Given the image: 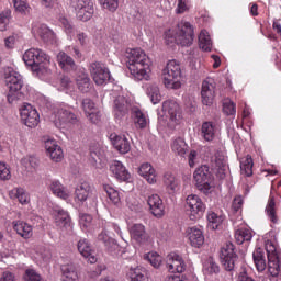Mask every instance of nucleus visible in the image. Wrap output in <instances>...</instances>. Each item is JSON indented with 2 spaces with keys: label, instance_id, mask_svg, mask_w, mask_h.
Segmentation results:
<instances>
[{
  "label": "nucleus",
  "instance_id": "nucleus-23",
  "mask_svg": "<svg viewBox=\"0 0 281 281\" xmlns=\"http://www.w3.org/2000/svg\"><path fill=\"white\" fill-rule=\"evenodd\" d=\"M77 247L79 254H81L83 258H87L90 265H95V262H98V257H95V252L91 249V245H89L87 239L79 240Z\"/></svg>",
  "mask_w": 281,
  "mask_h": 281
},
{
  "label": "nucleus",
  "instance_id": "nucleus-20",
  "mask_svg": "<svg viewBox=\"0 0 281 281\" xmlns=\"http://www.w3.org/2000/svg\"><path fill=\"white\" fill-rule=\"evenodd\" d=\"M149 210L156 218H161L166 214V206L164 205V200L158 194H151L147 199Z\"/></svg>",
  "mask_w": 281,
  "mask_h": 281
},
{
  "label": "nucleus",
  "instance_id": "nucleus-25",
  "mask_svg": "<svg viewBox=\"0 0 281 281\" xmlns=\"http://www.w3.org/2000/svg\"><path fill=\"white\" fill-rule=\"evenodd\" d=\"M111 172L119 179V181H128L131 173L126 170V167L121 161L113 160L110 166Z\"/></svg>",
  "mask_w": 281,
  "mask_h": 281
},
{
  "label": "nucleus",
  "instance_id": "nucleus-17",
  "mask_svg": "<svg viewBox=\"0 0 281 281\" xmlns=\"http://www.w3.org/2000/svg\"><path fill=\"white\" fill-rule=\"evenodd\" d=\"M166 265L170 273H183L186 271V261L177 252H170L167 256Z\"/></svg>",
  "mask_w": 281,
  "mask_h": 281
},
{
  "label": "nucleus",
  "instance_id": "nucleus-9",
  "mask_svg": "<svg viewBox=\"0 0 281 281\" xmlns=\"http://www.w3.org/2000/svg\"><path fill=\"white\" fill-rule=\"evenodd\" d=\"M205 155L211 161L214 170H217L220 178H225V170H227V158L222 151H215L213 147H205Z\"/></svg>",
  "mask_w": 281,
  "mask_h": 281
},
{
  "label": "nucleus",
  "instance_id": "nucleus-18",
  "mask_svg": "<svg viewBox=\"0 0 281 281\" xmlns=\"http://www.w3.org/2000/svg\"><path fill=\"white\" fill-rule=\"evenodd\" d=\"M32 32L34 36L41 38L46 45H54V43H56V35H54V32L45 24L34 25Z\"/></svg>",
  "mask_w": 281,
  "mask_h": 281
},
{
  "label": "nucleus",
  "instance_id": "nucleus-13",
  "mask_svg": "<svg viewBox=\"0 0 281 281\" xmlns=\"http://www.w3.org/2000/svg\"><path fill=\"white\" fill-rule=\"evenodd\" d=\"M187 207L190 221H199L205 212V204H203L201 198L195 194L187 196Z\"/></svg>",
  "mask_w": 281,
  "mask_h": 281
},
{
  "label": "nucleus",
  "instance_id": "nucleus-21",
  "mask_svg": "<svg viewBox=\"0 0 281 281\" xmlns=\"http://www.w3.org/2000/svg\"><path fill=\"white\" fill-rule=\"evenodd\" d=\"M45 148L52 161H54L55 164H59V161H63L65 155L63 154V148H60V146L56 144V140L54 139L46 140Z\"/></svg>",
  "mask_w": 281,
  "mask_h": 281
},
{
  "label": "nucleus",
  "instance_id": "nucleus-39",
  "mask_svg": "<svg viewBox=\"0 0 281 281\" xmlns=\"http://www.w3.org/2000/svg\"><path fill=\"white\" fill-rule=\"evenodd\" d=\"M164 184L169 194H172L179 190V180L172 173H166L164 176Z\"/></svg>",
  "mask_w": 281,
  "mask_h": 281
},
{
  "label": "nucleus",
  "instance_id": "nucleus-3",
  "mask_svg": "<svg viewBox=\"0 0 281 281\" xmlns=\"http://www.w3.org/2000/svg\"><path fill=\"white\" fill-rule=\"evenodd\" d=\"M166 41L167 43H177L182 47H190L194 42V27L191 26L190 22L181 21L178 23L173 36L171 33H167Z\"/></svg>",
  "mask_w": 281,
  "mask_h": 281
},
{
  "label": "nucleus",
  "instance_id": "nucleus-26",
  "mask_svg": "<svg viewBox=\"0 0 281 281\" xmlns=\"http://www.w3.org/2000/svg\"><path fill=\"white\" fill-rule=\"evenodd\" d=\"M55 223L59 229H67L71 227V217H69V213L63 209H57L54 212Z\"/></svg>",
  "mask_w": 281,
  "mask_h": 281
},
{
  "label": "nucleus",
  "instance_id": "nucleus-5",
  "mask_svg": "<svg viewBox=\"0 0 281 281\" xmlns=\"http://www.w3.org/2000/svg\"><path fill=\"white\" fill-rule=\"evenodd\" d=\"M162 80L167 89H181V66L177 60H170L164 68Z\"/></svg>",
  "mask_w": 281,
  "mask_h": 281
},
{
  "label": "nucleus",
  "instance_id": "nucleus-15",
  "mask_svg": "<svg viewBox=\"0 0 281 281\" xmlns=\"http://www.w3.org/2000/svg\"><path fill=\"white\" fill-rule=\"evenodd\" d=\"M90 74L95 85L99 86L106 85L111 80V71L102 63H92L90 65Z\"/></svg>",
  "mask_w": 281,
  "mask_h": 281
},
{
  "label": "nucleus",
  "instance_id": "nucleus-44",
  "mask_svg": "<svg viewBox=\"0 0 281 281\" xmlns=\"http://www.w3.org/2000/svg\"><path fill=\"white\" fill-rule=\"evenodd\" d=\"M171 150L176 155L183 157L188 153V144L182 138H176L171 144Z\"/></svg>",
  "mask_w": 281,
  "mask_h": 281
},
{
  "label": "nucleus",
  "instance_id": "nucleus-45",
  "mask_svg": "<svg viewBox=\"0 0 281 281\" xmlns=\"http://www.w3.org/2000/svg\"><path fill=\"white\" fill-rule=\"evenodd\" d=\"M254 160L250 156H247L240 164L241 175L245 177H251L254 175Z\"/></svg>",
  "mask_w": 281,
  "mask_h": 281
},
{
  "label": "nucleus",
  "instance_id": "nucleus-55",
  "mask_svg": "<svg viewBox=\"0 0 281 281\" xmlns=\"http://www.w3.org/2000/svg\"><path fill=\"white\" fill-rule=\"evenodd\" d=\"M12 178V173L10 172V167L5 165V162L0 161V180L8 181Z\"/></svg>",
  "mask_w": 281,
  "mask_h": 281
},
{
  "label": "nucleus",
  "instance_id": "nucleus-27",
  "mask_svg": "<svg viewBox=\"0 0 281 281\" xmlns=\"http://www.w3.org/2000/svg\"><path fill=\"white\" fill-rule=\"evenodd\" d=\"M138 173L146 179L147 183H157V171H155L151 164H143L138 168Z\"/></svg>",
  "mask_w": 281,
  "mask_h": 281
},
{
  "label": "nucleus",
  "instance_id": "nucleus-30",
  "mask_svg": "<svg viewBox=\"0 0 281 281\" xmlns=\"http://www.w3.org/2000/svg\"><path fill=\"white\" fill-rule=\"evenodd\" d=\"M131 237L136 243H146L148 240V234L146 233V227L142 224H134L130 229Z\"/></svg>",
  "mask_w": 281,
  "mask_h": 281
},
{
  "label": "nucleus",
  "instance_id": "nucleus-34",
  "mask_svg": "<svg viewBox=\"0 0 281 281\" xmlns=\"http://www.w3.org/2000/svg\"><path fill=\"white\" fill-rule=\"evenodd\" d=\"M252 258L257 271L262 272L267 269V259L265 258V250H262V248H258L254 251Z\"/></svg>",
  "mask_w": 281,
  "mask_h": 281
},
{
  "label": "nucleus",
  "instance_id": "nucleus-53",
  "mask_svg": "<svg viewBox=\"0 0 281 281\" xmlns=\"http://www.w3.org/2000/svg\"><path fill=\"white\" fill-rule=\"evenodd\" d=\"M13 192L19 203H21L22 205H27V203H30V195L25 192V190L16 189Z\"/></svg>",
  "mask_w": 281,
  "mask_h": 281
},
{
  "label": "nucleus",
  "instance_id": "nucleus-57",
  "mask_svg": "<svg viewBox=\"0 0 281 281\" xmlns=\"http://www.w3.org/2000/svg\"><path fill=\"white\" fill-rule=\"evenodd\" d=\"M36 256L40 258V260H44V262H47L52 258V252L49 249L38 247L36 248Z\"/></svg>",
  "mask_w": 281,
  "mask_h": 281
},
{
  "label": "nucleus",
  "instance_id": "nucleus-49",
  "mask_svg": "<svg viewBox=\"0 0 281 281\" xmlns=\"http://www.w3.org/2000/svg\"><path fill=\"white\" fill-rule=\"evenodd\" d=\"M145 260H148L155 269H159V267H161L162 258L157 252H149L145 255Z\"/></svg>",
  "mask_w": 281,
  "mask_h": 281
},
{
  "label": "nucleus",
  "instance_id": "nucleus-64",
  "mask_svg": "<svg viewBox=\"0 0 281 281\" xmlns=\"http://www.w3.org/2000/svg\"><path fill=\"white\" fill-rule=\"evenodd\" d=\"M59 23L63 25V27L69 32V30H71V22L69 21V19H67V16L65 15H60L59 16Z\"/></svg>",
  "mask_w": 281,
  "mask_h": 281
},
{
  "label": "nucleus",
  "instance_id": "nucleus-4",
  "mask_svg": "<svg viewBox=\"0 0 281 281\" xmlns=\"http://www.w3.org/2000/svg\"><path fill=\"white\" fill-rule=\"evenodd\" d=\"M4 79L9 88L8 101L12 104V102L21 100L23 98L21 91L23 89V77H21V74L8 67L4 69Z\"/></svg>",
  "mask_w": 281,
  "mask_h": 281
},
{
  "label": "nucleus",
  "instance_id": "nucleus-22",
  "mask_svg": "<svg viewBox=\"0 0 281 281\" xmlns=\"http://www.w3.org/2000/svg\"><path fill=\"white\" fill-rule=\"evenodd\" d=\"M91 162L94 168L102 170L106 167V154L100 146L92 147L90 150Z\"/></svg>",
  "mask_w": 281,
  "mask_h": 281
},
{
  "label": "nucleus",
  "instance_id": "nucleus-29",
  "mask_svg": "<svg viewBox=\"0 0 281 281\" xmlns=\"http://www.w3.org/2000/svg\"><path fill=\"white\" fill-rule=\"evenodd\" d=\"M75 194L76 201L79 203H85V201L91 196V184H89L87 181L81 182L77 186Z\"/></svg>",
  "mask_w": 281,
  "mask_h": 281
},
{
  "label": "nucleus",
  "instance_id": "nucleus-48",
  "mask_svg": "<svg viewBox=\"0 0 281 281\" xmlns=\"http://www.w3.org/2000/svg\"><path fill=\"white\" fill-rule=\"evenodd\" d=\"M12 11L10 9H5L0 13V32H5L8 30V25H10V16Z\"/></svg>",
  "mask_w": 281,
  "mask_h": 281
},
{
  "label": "nucleus",
  "instance_id": "nucleus-50",
  "mask_svg": "<svg viewBox=\"0 0 281 281\" xmlns=\"http://www.w3.org/2000/svg\"><path fill=\"white\" fill-rule=\"evenodd\" d=\"M207 221H209V227L211 229H218V226L221 225V223H223V217L218 216L214 212H211L207 215Z\"/></svg>",
  "mask_w": 281,
  "mask_h": 281
},
{
  "label": "nucleus",
  "instance_id": "nucleus-35",
  "mask_svg": "<svg viewBox=\"0 0 281 281\" xmlns=\"http://www.w3.org/2000/svg\"><path fill=\"white\" fill-rule=\"evenodd\" d=\"M13 228L21 236L22 238H31L32 236V225L25 223V222H14Z\"/></svg>",
  "mask_w": 281,
  "mask_h": 281
},
{
  "label": "nucleus",
  "instance_id": "nucleus-51",
  "mask_svg": "<svg viewBox=\"0 0 281 281\" xmlns=\"http://www.w3.org/2000/svg\"><path fill=\"white\" fill-rule=\"evenodd\" d=\"M13 5L16 12L21 14H30V4L23 0H13Z\"/></svg>",
  "mask_w": 281,
  "mask_h": 281
},
{
  "label": "nucleus",
  "instance_id": "nucleus-2",
  "mask_svg": "<svg viewBox=\"0 0 281 281\" xmlns=\"http://www.w3.org/2000/svg\"><path fill=\"white\" fill-rule=\"evenodd\" d=\"M23 60L37 76L49 71V56L41 49L31 48L26 50L23 55Z\"/></svg>",
  "mask_w": 281,
  "mask_h": 281
},
{
  "label": "nucleus",
  "instance_id": "nucleus-37",
  "mask_svg": "<svg viewBox=\"0 0 281 281\" xmlns=\"http://www.w3.org/2000/svg\"><path fill=\"white\" fill-rule=\"evenodd\" d=\"M132 115L138 128H146V126H148V116H146V114H144L139 108H133Z\"/></svg>",
  "mask_w": 281,
  "mask_h": 281
},
{
  "label": "nucleus",
  "instance_id": "nucleus-42",
  "mask_svg": "<svg viewBox=\"0 0 281 281\" xmlns=\"http://www.w3.org/2000/svg\"><path fill=\"white\" fill-rule=\"evenodd\" d=\"M254 238V234L249 228H240L235 232V240L238 245L243 243H249Z\"/></svg>",
  "mask_w": 281,
  "mask_h": 281
},
{
  "label": "nucleus",
  "instance_id": "nucleus-31",
  "mask_svg": "<svg viewBox=\"0 0 281 281\" xmlns=\"http://www.w3.org/2000/svg\"><path fill=\"white\" fill-rule=\"evenodd\" d=\"M57 63L64 71H74L76 69V61L65 52H59L57 55Z\"/></svg>",
  "mask_w": 281,
  "mask_h": 281
},
{
  "label": "nucleus",
  "instance_id": "nucleus-10",
  "mask_svg": "<svg viewBox=\"0 0 281 281\" xmlns=\"http://www.w3.org/2000/svg\"><path fill=\"white\" fill-rule=\"evenodd\" d=\"M50 121L54 122L57 128H65L67 124H76L78 122V117H76V114L63 108H54Z\"/></svg>",
  "mask_w": 281,
  "mask_h": 281
},
{
  "label": "nucleus",
  "instance_id": "nucleus-14",
  "mask_svg": "<svg viewBox=\"0 0 281 281\" xmlns=\"http://www.w3.org/2000/svg\"><path fill=\"white\" fill-rule=\"evenodd\" d=\"M20 117L21 122L29 128H35V126H38V112L30 103H24L20 108Z\"/></svg>",
  "mask_w": 281,
  "mask_h": 281
},
{
  "label": "nucleus",
  "instance_id": "nucleus-33",
  "mask_svg": "<svg viewBox=\"0 0 281 281\" xmlns=\"http://www.w3.org/2000/svg\"><path fill=\"white\" fill-rule=\"evenodd\" d=\"M201 135L205 142H213L216 137V126L212 122H205L201 127Z\"/></svg>",
  "mask_w": 281,
  "mask_h": 281
},
{
  "label": "nucleus",
  "instance_id": "nucleus-47",
  "mask_svg": "<svg viewBox=\"0 0 281 281\" xmlns=\"http://www.w3.org/2000/svg\"><path fill=\"white\" fill-rule=\"evenodd\" d=\"M104 190H105L110 201L114 205H120V203H122L121 198H120V192H117V190H115L113 187H110V186H105Z\"/></svg>",
  "mask_w": 281,
  "mask_h": 281
},
{
  "label": "nucleus",
  "instance_id": "nucleus-7",
  "mask_svg": "<svg viewBox=\"0 0 281 281\" xmlns=\"http://www.w3.org/2000/svg\"><path fill=\"white\" fill-rule=\"evenodd\" d=\"M266 251L268 256V273L272 278H278L281 273V255L279 254L273 241L266 243Z\"/></svg>",
  "mask_w": 281,
  "mask_h": 281
},
{
  "label": "nucleus",
  "instance_id": "nucleus-11",
  "mask_svg": "<svg viewBox=\"0 0 281 281\" xmlns=\"http://www.w3.org/2000/svg\"><path fill=\"white\" fill-rule=\"evenodd\" d=\"M71 8L77 12L79 21H89L93 16V2L91 0H71Z\"/></svg>",
  "mask_w": 281,
  "mask_h": 281
},
{
  "label": "nucleus",
  "instance_id": "nucleus-46",
  "mask_svg": "<svg viewBox=\"0 0 281 281\" xmlns=\"http://www.w3.org/2000/svg\"><path fill=\"white\" fill-rule=\"evenodd\" d=\"M266 212L272 223H278V216L276 215V199L273 196L269 199Z\"/></svg>",
  "mask_w": 281,
  "mask_h": 281
},
{
  "label": "nucleus",
  "instance_id": "nucleus-24",
  "mask_svg": "<svg viewBox=\"0 0 281 281\" xmlns=\"http://www.w3.org/2000/svg\"><path fill=\"white\" fill-rule=\"evenodd\" d=\"M110 139L114 146V148L121 153L122 155H126L131 150V143L126 136H117L112 134Z\"/></svg>",
  "mask_w": 281,
  "mask_h": 281
},
{
  "label": "nucleus",
  "instance_id": "nucleus-32",
  "mask_svg": "<svg viewBox=\"0 0 281 281\" xmlns=\"http://www.w3.org/2000/svg\"><path fill=\"white\" fill-rule=\"evenodd\" d=\"M61 280L63 281H78V272L74 263H64L61 266Z\"/></svg>",
  "mask_w": 281,
  "mask_h": 281
},
{
  "label": "nucleus",
  "instance_id": "nucleus-36",
  "mask_svg": "<svg viewBox=\"0 0 281 281\" xmlns=\"http://www.w3.org/2000/svg\"><path fill=\"white\" fill-rule=\"evenodd\" d=\"M128 278L131 281H148V272L146 271V268H131L128 271Z\"/></svg>",
  "mask_w": 281,
  "mask_h": 281
},
{
  "label": "nucleus",
  "instance_id": "nucleus-62",
  "mask_svg": "<svg viewBox=\"0 0 281 281\" xmlns=\"http://www.w3.org/2000/svg\"><path fill=\"white\" fill-rule=\"evenodd\" d=\"M23 164L26 168H36V166H38V160L34 157H29L23 160Z\"/></svg>",
  "mask_w": 281,
  "mask_h": 281
},
{
  "label": "nucleus",
  "instance_id": "nucleus-56",
  "mask_svg": "<svg viewBox=\"0 0 281 281\" xmlns=\"http://www.w3.org/2000/svg\"><path fill=\"white\" fill-rule=\"evenodd\" d=\"M225 115H236V104L231 100H226L223 104Z\"/></svg>",
  "mask_w": 281,
  "mask_h": 281
},
{
  "label": "nucleus",
  "instance_id": "nucleus-43",
  "mask_svg": "<svg viewBox=\"0 0 281 281\" xmlns=\"http://www.w3.org/2000/svg\"><path fill=\"white\" fill-rule=\"evenodd\" d=\"M199 47L203 52H212V38H210L207 31H201L199 35Z\"/></svg>",
  "mask_w": 281,
  "mask_h": 281
},
{
  "label": "nucleus",
  "instance_id": "nucleus-1",
  "mask_svg": "<svg viewBox=\"0 0 281 281\" xmlns=\"http://www.w3.org/2000/svg\"><path fill=\"white\" fill-rule=\"evenodd\" d=\"M127 67L136 80L150 78V58L142 48H133L127 52Z\"/></svg>",
  "mask_w": 281,
  "mask_h": 281
},
{
  "label": "nucleus",
  "instance_id": "nucleus-28",
  "mask_svg": "<svg viewBox=\"0 0 281 281\" xmlns=\"http://www.w3.org/2000/svg\"><path fill=\"white\" fill-rule=\"evenodd\" d=\"M188 236L190 244L192 247H202V245L205 243V237L203 236V231L196 227H191L188 229Z\"/></svg>",
  "mask_w": 281,
  "mask_h": 281
},
{
  "label": "nucleus",
  "instance_id": "nucleus-8",
  "mask_svg": "<svg viewBox=\"0 0 281 281\" xmlns=\"http://www.w3.org/2000/svg\"><path fill=\"white\" fill-rule=\"evenodd\" d=\"M193 179L200 192H203V194L212 192V175L207 166L199 167L193 173Z\"/></svg>",
  "mask_w": 281,
  "mask_h": 281
},
{
  "label": "nucleus",
  "instance_id": "nucleus-12",
  "mask_svg": "<svg viewBox=\"0 0 281 281\" xmlns=\"http://www.w3.org/2000/svg\"><path fill=\"white\" fill-rule=\"evenodd\" d=\"M220 259L225 271H234L236 260H238V256L234 250V244L226 243L224 245V247L221 249Z\"/></svg>",
  "mask_w": 281,
  "mask_h": 281
},
{
  "label": "nucleus",
  "instance_id": "nucleus-61",
  "mask_svg": "<svg viewBox=\"0 0 281 281\" xmlns=\"http://www.w3.org/2000/svg\"><path fill=\"white\" fill-rule=\"evenodd\" d=\"M199 164V153L196 150H191L189 154V166L190 168H194Z\"/></svg>",
  "mask_w": 281,
  "mask_h": 281
},
{
  "label": "nucleus",
  "instance_id": "nucleus-63",
  "mask_svg": "<svg viewBox=\"0 0 281 281\" xmlns=\"http://www.w3.org/2000/svg\"><path fill=\"white\" fill-rule=\"evenodd\" d=\"M88 120L92 122V124H98L100 122V113H98V110H94L93 112H88L86 114Z\"/></svg>",
  "mask_w": 281,
  "mask_h": 281
},
{
  "label": "nucleus",
  "instance_id": "nucleus-59",
  "mask_svg": "<svg viewBox=\"0 0 281 281\" xmlns=\"http://www.w3.org/2000/svg\"><path fill=\"white\" fill-rule=\"evenodd\" d=\"M190 10V2L188 0H178V7L176 9L177 14H183Z\"/></svg>",
  "mask_w": 281,
  "mask_h": 281
},
{
  "label": "nucleus",
  "instance_id": "nucleus-19",
  "mask_svg": "<svg viewBox=\"0 0 281 281\" xmlns=\"http://www.w3.org/2000/svg\"><path fill=\"white\" fill-rule=\"evenodd\" d=\"M128 109H131V100L124 95L116 97L113 104V113L116 120H122L128 114Z\"/></svg>",
  "mask_w": 281,
  "mask_h": 281
},
{
  "label": "nucleus",
  "instance_id": "nucleus-40",
  "mask_svg": "<svg viewBox=\"0 0 281 281\" xmlns=\"http://www.w3.org/2000/svg\"><path fill=\"white\" fill-rule=\"evenodd\" d=\"M77 87L81 93H89L91 91V79H89V75L85 72L78 75Z\"/></svg>",
  "mask_w": 281,
  "mask_h": 281
},
{
  "label": "nucleus",
  "instance_id": "nucleus-41",
  "mask_svg": "<svg viewBox=\"0 0 281 281\" xmlns=\"http://www.w3.org/2000/svg\"><path fill=\"white\" fill-rule=\"evenodd\" d=\"M146 93H147L149 100L154 104H159V102H161V92L159 91L158 85H155V83L148 85Z\"/></svg>",
  "mask_w": 281,
  "mask_h": 281
},
{
  "label": "nucleus",
  "instance_id": "nucleus-58",
  "mask_svg": "<svg viewBox=\"0 0 281 281\" xmlns=\"http://www.w3.org/2000/svg\"><path fill=\"white\" fill-rule=\"evenodd\" d=\"M101 5L104 10H109L110 12H115L119 7L117 0H101Z\"/></svg>",
  "mask_w": 281,
  "mask_h": 281
},
{
  "label": "nucleus",
  "instance_id": "nucleus-60",
  "mask_svg": "<svg viewBox=\"0 0 281 281\" xmlns=\"http://www.w3.org/2000/svg\"><path fill=\"white\" fill-rule=\"evenodd\" d=\"M82 106H83V111H85L86 115L88 113H92L93 111H97L95 103H93V101H91L90 99H85L82 101Z\"/></svg>",
  "mask_w": 281,
  "mask_h": 281
},
{
  "label": "nucleus",
  "instance_id": "nucleus-16",
  "mask_svg": "<svg viewBox=\"0 0 281 281\" xmlns=\"http://www.w3.org/2000/svg\"><path fill=\"white\" fill-rule=\"evenodd\" d=\"M215 95H216V82H214V79L212 78H206L202 82V89H201L202 103L205 104V106H210L214 102Z\"/></svg>",
  "mask_w": 281,
  "mask_h": 281
},
{
  "label": "nucleus",
  "instance_id": "nucleus-6",
  "mask_svg": "<svg viewBox=\"0 0 281 281\" xmlns=\"http://www.w3.org/2000/svg\"><path fill=\"white\" fill-rule=\"evenodd\" d=\"M159 122L166 124L169 128H175L181 124V110L176 101H165L162 103V115Z\"/></svg>",
  "mask_w": 281,
  "mask_h": 281
},
{
  "label": "nucleus",
  "instance_id": "nucleus-54",
  "mask_svg": "<svg viewBox=\"0 0 281 281\" xmlns=\"http://www.w3.org/2000/svg\"><path fill=\"white\" fill-rule=\"evenodd\" d=\"M79 223L83 229H89V227H91V223H93V217L87 213L80 214Z\"/></svg>",
  "mask_w": 281,
  "mask_h": 281
},
{
  "label": "nucleus",
  "instance_id": "nucleus-38",
  "mask_svg": "<svg viewBox=\"0 0 281 281\" xmlns=\"http://www.w3.org/2000/svg\"><path fill=\"white\" fill-rule=\"evenodd\" d=\"M50 191L53 192V194H55V196H58L59 199H64V200L69 199L71 194L69 190H67V188H65L58 181H54L50 183Z\"/></svg>",
  "mask_w": 281,
  "mask_h": 281
},
{
  "label": "nucleus",
  "instance_id": "nucleus-52",
  "mask_svg": "<svg viewBox=\"0 0 281 281\" xmlns=\"http://www.w3.org/2000/svg\"><path fill=\"white\" fill-rule=\"evenodd\" d=\"M204 271L207 273H218V265H216V261H214L213 258H209L203 266Z\"/></svg>",
  "mask_w": 281,
  "mask_h": 281
}]
</instances>
